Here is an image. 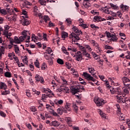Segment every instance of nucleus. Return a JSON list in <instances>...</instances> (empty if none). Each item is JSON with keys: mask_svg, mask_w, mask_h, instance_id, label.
<instances>
[{"mask_svg": "<svg viewBox=\"0 0 130 130\" xmlns=\"http://www.w3.org/2000/svg\"><path fill=\"white\" fill-rule=\"evenodd\" d=\"M74 32L76 34L72 32L70 35L69 38H70L71 39L73 38L72 41H73L74 42H77V41H78V40H80V38L79 37V36L80 35V34H82V32L77 28L76 30H74Z\"/></svg>", "mask_w": 130, "mask_h": 130, "instance_id": "1", "label": "nucleus"}, {"mask_svg": "<svg viewBox=\"0 0 130 130\" xmlns=\"http://www.w3.org/2000/svg\"><path fill=\"white\" fill-rule=\"evenodd\" d=\"M93 101L96 105V106H98L99 107L102 106V105H104V104H105V103H107L106 101L102 98L97 97L94 98Z\"/></svg>", "mask_w": 130, "mask_h": 130, "instance_id": "2", "label": "nucleus"}, {"mask_svg": "<svg viewBox=\"0 0 130 130\" xmlns=\"http://www.w3.org/2000/svg\"><path fill=\"white\" fill-rule=\"evenodd\" d=\"M79 49L81 53H82L83 55H85V56H86V57H88V58H90V54H89L87 52V50L86 49L85 46L84 47L83 46H80Z\"/></svg>", "mask_w": 130, "mask_h": 130, "instance_id": "3", "label": "nucleus"}, {"mask_svg": "<svg viewBox=\"0 0 130 130\" xmlns=\"http://www.w3.org/2000/svg\"><path fill=\"white\" fill-rule=\"evenodd\" d=\"M74 57H75L76 60L77 61H80L83 60V54L81 51H78L76 53H75V55H74Z\"/></svg>", "mask_w": 130, "mask_h": 130, "instance_id": "4", "label": "nucleus"}, {"mask_svg": "<svg viewBox=\"0 0 130 130\" xmlns=\"http://www.w3.org/2000/svg\"><path fill=\"white\" fill-rule=\"evenodd\" d=\"M83 76H84V78H85L86 80H88V81H92V82L96 81L95 79H94L93 77L91 76V75L87 72H83Z\"/></svg>", "mask_w": 130, "mask_h": 130, "instance_id": "5", "label": "nucleus"}, {"mask_svg": "<svg viewBox=\"0 0 130 130\" xmlns=\"http://www.w3.org/2000/svg\"><path fill=\"white\" fill-rule=\"evenodd\" d=\"M91 44H92L93 46H95L98 53H101V49H100V47L99 46V45L98 44V43H96L95 41L92 40L91 41Z\"/></svg>", "mask_w": 130, "mask_h": 130, "instance_id": "6", "label": "nucleus"}, {"mask_svg": "<svg viewBox=\"0 0 130 130\" xmlns=\"http://www.w3.org/2000/svg\"><path fill=\"white\" fill-rule=\"evenodd\" d=\"M26 19L27 18H23V19L21 20L20 23L23 26H28V25H29L30 23H31L30 21L27 20Z\"/></svg>", "mask_w": 130, "mask_h": 130, "instance_id": "7", "label": "nucleus"}, {"mask_svg": "<svg viewBox=\"0 0 130 130\" xmlns=\"http://www.w3.org/2000/svg\"><path fill=\"white\" fill-rule=\"evenodd\" d=\"M105 84H106L107 88H110V90L111 93H112V94H114V93H115V92L116 91H115V90H114V88H113L112 87L110 86V85H109V83H108V81L106 80Z\"/></svg>", "mask_w": 130, "mask_h": 130, "instance_id": "8", "label": "nucleus"}, {"mask_svg": "<svg viewBox=\"0 0 130 130\" xmlns=\"http://www.w3.org/2000/svg\"><path fill=\"white\" fill-rule=\"evenodd\" d=\"M63 112L67 113V110L63 107H60L57 109V113L60 115H61Z\"/></svg>", "mask_w": 130, "mask_h": 130, "instance_id": "9", "label": "nucleus"}, {"mask_svg": "<svg viewBox=\"0 0 130 130\" xmlns=\"http://www.w3.org/2000/svg\"><path fill=\"white\" fill-rule=\"evenodd\" d=\"M71 92L72 94H74V95H75V94H77L78 92H80L78 87V85H76L75 87H73L71 89Z\"/></svg>", "mask_w": 130, "mask_h": 130, "instance_id": "10", "label": "nucleus"}, {"mask_svg": "<svg viewBox=\"0 0 130 130\" xmlns=\"http://www.w3.org/2000/svg\"><path fill=\"white\" fill-rule=\"evenodd\" d=\"M66 120L69 125V126L70 127H72L73 126V125L72 124V122H73V120H72V118L70 117H67L66 118Z\"/></svg>", "mask_w": 130, "mask_h": 130, "instance_id": "11", "label": "nucleus"}, {"mask_svg": "<svg viewBox=\"0 0 130 130\" xmlns=\"http://www.w3.org/2000/svg\"><path fill=\"white\" fill-rule=\"evenodd\" d=\"M50 125H51L52 126L57 127L60 125V123L56 120L53 121L50 123Z\"/></svg>", "mask_w": 130, "mask_h": 130, "instance_id": "12", "label": "nucleus"}, {"mask_svg": "<svg viewBox=\"0 0 130 130\" xmlns=\"http://www.w3.org/2000/svg\"><path fill=\"white\" fill-rule=\"evenodd\" d=\"M62 91L65 92V93H69L70 88L68 87H66V85H61Z\"/></svg>", "mask_w": 130, "mask_h": 130, "instance_id": "13", "label": "nucleus"}, {"mask_svg": "<svg viewBox=\"0 0 130 130\" xmlns=\"http://www.w3.org/2000/svg\"><path fill=\"white\" fill-rule=\"evenodd\" d=\"M54 103L56 105H62V104H63V100H56L54 101Z\"/></svg>", "mask_w": 130, "mask_h": 130, "instance_id": "14", "label": "nucleus"}, {"mask_svg": "<svg viewBox=\"0 0 130 130\" xmlns=\"http://www.w3.org/2000/svg\"><path fill=\"white\" fill-rule=\"evenodd\" d=\"M61 80H62V84L61 86H67V85H68V81L64 79V77H61Z\"/></svg>", "mask_w": 130, "mask_h": 130, "instance_id": "15", "label": "nucleus"}, {"mask_svg": "<svg viewBox=\"0 0 130 130\" xmlns=\"http://www.w3.org/2000/svg\"><path fill=\"white\" fill-rule=\"evenodd\" d=\"M88 70L89 71V73H90V74H92V76L96 78V75L94 74V72H95V69H94V68H88Z\"/></svg>", "mask_w": 130, "mask_h": 130, "instance_id": "16", "label": "nucleus"}, {"mask_svg": "<svg viewBox=\"0 0 130 130\" xmlns=\"http://www.w3.org/2000/svg\"><path fill=\"white\" fill-rule=\"evenodd\" d=\"M120 8L122 11H128V7L123 4L120 6Z\"/></svg>", "mask_w": 130, "mask_h": 130, "instance_id": "17", "label": "nucleus"}, {"mask_svg": "<svg viewBox=\"0 0 130 130\" xmlns=\"http://www.w3.org/2000/svg\"><path fill=\"white\" fill-rule=\"evenodd\" d=\"M22 35L24 37H25V38H27V35H30V32L29 31H27L26 30H24L22 32Z\"/></svg>", "mask_w": 130, "mask_h": 130, "instance_id": "18", "label": "nucleus"}, {"mask_svg": "<svg viewBox=\"0 0 130 130\" xmlns=\"http://www.w3.org/2000/svg\"><path fill=\"white\" fill-rule=\"evenodd\" d=\"M48 97L49 98H50V97H51V96L50 95V94H42V100H43V101H44V102H45V100H46V98H48Z\"/></svg>", "mask_w": 130, "mask_h": 130, "instance_id": "19", "label": "nucleus"}, {"mask_svg": "<svg viewBox=\"0 0 130 130\" xmlns=\"http://www.w3.org/2000/svg\"><path fill=\"white\" fill-rule=\"evenodd\" d=\"M110 11H111L109 10V9L107 8V7L103 8V12H104V13H105L106 14H108V15H109V14L110 13Z\"/></svg>", "mask_w": 130, "mask_h": 130, "instance_id": "20", "label": "nucleus"}, {"mask_svg": "<svg viewBox=\"0 0 130 130\" xmlns=\"http://www.w3.org/2000/svg\"><path fill=\"white\" fill-rule=\"evenodd\" d=\"M117 37H116V36H115V34H114V35H112V37H111V41H114L116 42L117 41Z\"/></svg>", "mask_w": 130, "mask_h": 130, "instance_id": "21", "label": "nucleus"}, {"mask_svg": "<svg viewBox=\"0 0 130 130\" xmlns=\"http://www.w3.org/2000/svg\"><path fill=\"white\" fill-rule=\"evenodd\" d=\"M14 45V48H15V52L16 54H19L20 53V49L19 48V47L17 46V45Z\"/></svg>", "mask_w": 130, "mask_h": 130, "instance_id": "22", "label": "nucleus"}, {"mask_svg": "<svg viewBox=\"0 0 130 130\" xmlns=\"http://www.w3.org/2000/svg\"><path fill=\"white\" fill-rule=\"evenodd\" d=\"M124 76H128V78H130V69H126V71H124Z\"/></svg>", "mask_w": 130, "mask_h": 130, "instance_id": "23", "label": "nucleus"}, {"mask_svg": "<svg viewBox=\"0 0 130 130\" xmlns=\"http://www.w3.org/2000/svg\"><path fill=\"white\" fill-rule=\"evenodd\" d=\"M71 72H72L73 75L76 76V77H79V73H78V71H75L74 69H71Z\"/></svg>", "mask_w": 130, "mask_h": 130, "instance_id": "24", "label": "nucleus"}, {"mask_svg": "<svg viewBox=\"0 0 130 130\" xmlns=\"http://www.w3.org/2000/svg\"><path fill=\"white\" fill-rule=\"evenodd\" d=\"M93 19L95 21H97V22H101V20H102V17H101V16H96L93 17Z\"/></svg>", "mask_w": 130, "mask_h": 130, "instance_id": "25", "label": "nucleus"}, {"mask_svg": "<svg viewBox=\"0 0 130 130\" xmlns=\"http://www.w3.org/2000/svg\"><path fill=\"white\" fill-rule=\"evenodd\" d=\"M7 85H6V83L4 82H2L1 86H0V89H4L5 90H7Z\"/></svg>", "mask_w": 130, "mask_h": 130, "instance_id": "26", "label": "nucleus"}, {"mask_svg": "<svg viewBox=\"0 0 130 130\" xmlns=\"http://www.w3.org/2000/svg\"><path fill=\"white\" fill-rule=\"evenodd\" d=\"M14 43L16 44H20V39L16 36L14 37Z\"/></svg>", "mask_w": 130, "mask_h": 130, "instance_id": "27", "label": "nucleus"}, {"mask_svg": "<svg viewBox=\"0 0 130 130\" xmlns=\"http://www.w3.org/2000/svg\"><path fill=\"white\" fill-rule=\"evenodd\" d=\"M110 7L113 9V10H118V6L117 5H115L114 4L112 3L110 4Z\"/></svg>", "mask_w": 130, "mask_h": 130, "instance_id": "28", "label": "nucleus"}, {"mask_svg": "<svg viewBox=\"0 0 130 130\" xmlns=\"http://www.w3.org/2000/svg\"><path fill=\"white\" fill-rule=\"evenodd\" d=\"M83 4L85 8H86V9H88V8L90 7V3L89 2H83Z\"/></svg>", "mask_w": 130, "mask_h": 130, "instance_id": "29", "label": "nucleus"}, {"mask_svg": "<svg viewBox=\"0 0 130 130\" xmlns=\"http://www.w3.org/2000/svg\"><path fill=\"white\" fill-rule=\"evenodd\" d=\"M22 15H24V16H22L23 18H28V15H27V12L24 9L22 10Z\"/></svg>", "mask_w": 130, "mask_h": 130, "instance_id": "30", "label": "nucleus"}, {"mask_svg": "<svg viewBox=\"0 0 130 130\" xmlns=\"http://www.w3.org/2000/svg\"><path fill=\"white\" fill-rule=\"evenodd\" d=\"M39 3L41 6H46V1L44 0H39Z\"/></svg>", "mask_w": 130, "mask_h": 130, "instance_id": "31", "label": "nucleus"}, {"mask_svg": "<svg viewBox=\"0 0 130 130\" xmlns=\"http://www.w3.org/2000/svg\"><path fill=\"white\" fill-rule=\"evenodd\" d=\"M84 47L85 49H87L88 51H92V48L89 45H84Z\"/></svg>", "mask_w": 130, "mask_h": 130, "instance_id": "32", "label": "nucleus"}, {"mask_svg": "<svg viewBox=\"0 0 130 130\" xmlns=\"http://www.w3.org/2000/svg\"><path fill=\"white\" fill-rule=\"evenodd\" d=\"M116 93L118 95H121L122 94V92L121 91V89L120 88L118 87L117 88V90H116Z\"/></svg>", "mask_w": 130, "mask_h": 130, "instance_id": "33", "label": "nucleus"}, {"mask_svg": "<svg viewBox=\"0 0 130 130\" xmlns=\"http://www.w3.org/2000/svg\"><path fill=\"white\" fill-rule=\"evenodd\" d=\"M68 32L63 31L61 34V37L64 39L66 37H68Z\"/></svg>", "mask_w": 130, "mask_h": 130, "instance_id": "34", "label": "nucleus"}, {"mask_svg": "<svg viewBox=\"0 0 130 130\" xmlns=\"http://www.w3.org/2000/svg\"><path fill=\"white\" fill-rule=\"evenodd\" d=\"M119 119L120 120H124V115L122 113L119 114Z\"/></svg>", "mask_w": 130, "mask_h": 130, "instance_id": "35", "label": "nucleus"}, {"mask_svg": "<svg viewBox=\"0 0 130 130\" xmlns=\"http://www.w3.org/2000/svg\"><path fill=\"white\" fill-rule=\"evenodd\" d=\"M66 21L68 24L69 26H70V25L72 24V20L71 19V18H68L66 19Z\"/></svg>", "mask_w": 130, "mask_h": 130, "instance_id": "36", "label": "nucleus"}, {"mask_svg": "<svg viewBox=\"0 0 130 130\" xmlns=\"http://www.w3.org/2000/svg\"><path fill=\"white\" fill-rule=\"evenodd\" d=\"M42 77L40 76V75L37 74L36 75L35 78L37 82H40V79H41Z\"/></svg>", "mask_w": 130, "mask_h": 130, "instance_id": "37", "label": "nucleus"}, {"mask_svg": "<svg viewBox=\"0 0 130 130\" xmlns=\"http://www.w3.org/2000/svg\"><path fill=\"white\" fill-rule=\"evenodd\" d=\"M68 50H71V51H73V52H77V49L74 47H70L68 48Z\"/></svg>", "mask_w": 130, "mask_h": 130, "instance_id": "38", "label": "nucleus"}, {"mask_svg": "<svg viewBox=\"0 0 130 130\" xmlns=\"http://www.w3.org/2000/svg\"><path fill=\"white\" fill-rule=\"evenodd\" d=\"M72 105H73V107L74 109V110L75 111H78V108L77 106V104H76V103H73Z\"/></svg>", "mask_w": 130, "mask_h": 130, "instance_id": "39", "label": "nucleus"}, {"mask_svg": "<svg viewBox=\"0 0 130 130\" xmlns=\"http://www.w3.org/2000/svg\"><path fill=\"white\" fill-rule=\"evenodd\" d=\"M43 20L45 23H47V21H49V17L47 15H45L44 16Z\"/></svg>", "mask_w": 130, "mask_h": 130, "instance_id": "40", "label": "nucleus"}, {"mask_svg": "<svg viewBox=\"0 0 130 130\" xmlns=\"http://www.w3.org/2000/svg\"><path fill=\"white\" fill-rule=\"evenodd\" d=\"M5 77H6L7 78H11L12 75L11 74V73L9 72H6L5 73Z\"/></svg>", "mask_w": 130, "mask_h": 130, "instance_id": "41", "label": "nucleus"}, {"mask_svg": "<svg viewBox=\"0 0 130 130\" xmlns=\"http://www.w3.org/2000/svg\"><path fill=\"white\" fill-rule=\"evenodd\" d=\"M62 50L63 53H65V54H66L67 55H69V52H68L67 49H66V48L64 47H62Z\"/></svg>", "mask_w": 130, "mask_h": 130, "instance_id": "42", "label": "nucleus"}, {"mask_svg": "<svg viewBox=\"0 0 130 130\" xmlns=\"http://www.w3.org/2000/svg\"><path fill=\"white\" fill-rule=\"evenodd\" d=\"M119 35H120V37H121V39H123V40H124L125 39V38H126L125 37V35L124 34H123V33L120 32V33L119 34Z\"/></svg>", "mask_w": 130, "mask_h": 130, "instance_id": "43", "label": "nucleus"}, {"mask_svg": "<svg viewBox=\"0 0 130 130\" xmlns=\"http://www.w3.org/2000/svg\"><path fill=\"white\" fill-rule=\"evenodd\" d=\"M57 62L59 63V64H63V60L60 58L57 59Z\"/></svg>", "mask_w": 130, "mask_h": 130, "instance_id": "44", "label": "nucleus"}, {"mask_svg": "<svg viewBox=\"0 0 130 130\" xmlns=\"http://www.w3.org/2000/svg\"><path fill=\"white\" fill-rule=\"evenodd\" d=\"M31 39L33 41H34V42H35V40H38V37L36 36L35 35H32V36L31 37Z\"/></svg>", "mask_w": 130, "mask_h": 130, "instance_id": "45", "label": "nucleus"}, {"mask_svg": "<svg viewBox=\"0 0 130 130\" xmlns=\"http://www.w3.org/2000/svg\"><path fill=\"white\" fill-rule=\"evenodd\" d=\"M34 63L36 68H38V69L40 68V67H39V61H38V60H36Z\"/></svg>", "mask_w": 130, "mask_h": 130, "instance_id": "46", "label": "nucleus"}, {"mask_svg": "<svg viewBox=\"0 0 130 130\" xmlns=\"http://www.w3.org/2000/svg\"><path fill=\"white\" fill-rule=\"evenodd\" d=\"M99 113L102 117H103L104 118H105V117H106L105 114H104L103 112H102L101 110H100Z\"/></svg>", "mask_w": 130, "mask_h": 130, "instance_id": "47", "label": "nucleus"}, {"mask_svg": "<svg viewBox=\"0 0 130 130\" xmlns=\"http://www.w3.org/2000/svg\"><path fill=\"white\" fill-rule=\"evenodd\" d=\"M23 62H24V63H26V64H28V58L26 56H24V59H23Z\"/></svg>", "mask_w": 130, "mask_h": 130, "instance_id": "48", "label": "nucleus"}, {"mask_svg": "<svg viewBox=\"0 0 130 130\" xmlns=\"http://www.w3.org/2000/svg\"><path fill=\"white\" fill-rule=\"evenodd\" d=\"M121 48H123V50H124V51H125V50H126L127 49V48L126 47L125 44H122L121 45Z\"/></svg>", "mask_w": 130, "mask_h": 130, "instance_id": "49", "label": "nucleus"}, {"mask_svg": "<svg viewBox=\"0 0 130 130\" xmlns=\"http://www.w3.org/2000/svg\"><path fill=\"white\" fill-rule=\"evenodd\" d=\"M30 111H32V112H36V111H37V110L35 106H32L30 107Z\"/></svg>", "mask_w": 130, "mask_h": 130, "instance_id": "50", "label": "nucleus"}, {"mask_svg": "<svg viewBox=\"0 0 130 130\" xmlns=\"http://www.w3.org/2000/svg\"><path fill=\"white\" fill-rule=\"evenodd\" d=\"M8 94H10L9 90H5L2 93V95H8Z\"/></svg>", "mask_w": 130, "mask_h": 130, "instance_id": "51", "label": "nucleus"}, {"mask_svg": "<svg viewBox=\"0 0 130 130\" xmlns=\"http://www.w3.org/2000/svg\"><path fill=\"white\" fill-rule=\"evenodd\" d=\"M70 107H71V106L69 105V104H67V105L65 106L66 109L69 111L71 110V108Z\"/></svg>", "mask_w": 130, "mask_h": 130, "instance_id": "52", "label": "nucleus"}, {"mask_svg": "<svg viewBox=\"0 0 130 130\" xmlns=\"http://www.w3.org/2000/svg\"><path fill=\"white\" fill-rule=\"evenodd\" d=\"M26 39V38L24 36H21L19 37V41L21 43V42L24 41Z\"/></svg>", "mask_w": 130, "mask_h": 130, "instance_id": "53", "label": "nucleus"}, {"mask_svg": "<svg viewBox=\"0 0 130 130\" xmlns=\"http://www.w3.org/2000/svg\"><path fill=\"white\" fill-rule=\"evenodd\" d=\"M127 87L126 88H123V91L125 94H129V91H128V89H127Z\"/></svg>", "mask_w": 130, "mask_h": 130, "instance_id": "54", "label": "nucleus"}, {"mask_svg": "<svg viewBox=\"0 0 130 130\" xmlns=\"http://www.w3.org/2000/svg\"><path fill=\"white\" fill-rule=\"evenodd\" d=\"M77 87L78 88V90L80 92V89L81 90H85V88H84V86H82V85H78Z\"/></svg>", "mask_w": 130, "mask_h": 130, "instance_id": "55", "label": "nucleus"}, {"mask_svg": "<svg viewBox=\"0 0 130 130\" xmlns=\"http://www.w3.org/2000/svg\"><path fill=\"white\" fill-rule=\"evenodd\" d=\"M117 15L120 18V19H122V14H121V13L120 11H117Z\"/></svg>", "mask_w": 130, "mask_h": 130, "instance_id": "56", "label": "nucleus"}, {"mask_svg": "<svg viewBox=\"0 0 130 130\" xmlns=\"http://www.w3.org/2000/svg\"><path fill=\"white\" fill-rule=\"evenodd\" d=\"M0 13L3 14V15H7V11L4 9H1V10H0Z\"/></svg>", "mask_w": 130, "mask_h": 130, "instance_id": "57", "label": "nucleus"}, {"mask_svg": "<svg viewBox=\"0 0 130 130\" xmlns=\"http://www.w3.org/2000/svg\"><path fill=\"white\" fill-rule=\"evenodd\" d=\"M66 68H67V69H68L69 70H70V69L72 68V66H71V64H70V63H69V62H66Z\"/></svg>", "mask_w": 130, "mask_h": 130, "instance_id": "58", "label": "nucleus"}, {"mask_svg": "<svg viewBox=\"0 0 130 130\" xmlns=\"http://www.w3.org/2000/svg\"><path fill=\"white\" fill-rule=\"evenodd\" d=\"M48 62L49 66L52 65V64L53 63V62L52 61V59L50 58V59H48Z\"/></svg>", "mask_w": 130, "mask_h": 130, "instance_id": "59", "label": "nucleus"}, {"mask_svg": "<svg viewBox=\"0 0 130 130\" xmlns=\"http://www.w3.org/2000/svg\"><path fill=\"white\" fill-rule=\"evenodd\" d=\"M46 66V63L45 62L43 63V64L41 66V69L42 70H45Z\"/></svg>", "mask_w": 130, "mask_h": 130, "instance_id": "60", "label": "nucleus"}, {"mask_svg": "<svg viewBox=\"0 0 130 130\" xmlns=\"http://www.w3.org/2000/svg\"><path fill=\"white\" fill-rule=\"evenodd\" d=\"M0 115L2 116V117H6V113L3 111H0Z\"/></svg>", "mask_w": 130, "mask_h": 130, "instance_id": "61", "label": "nucleus"}, {"mask_svg": "<svg viewBox=\"0 0 130 130\" xmlns=\"http://www.w3.org/2000/svg\"><path fill=\"white\" fill-rule=\"evenodd\" d=\"M44 56L46 58V59H49V56H48V55H47V53L45 52V53H44Z\"/></svg>", "mask_w": 130, "mask_h": 130, "instance_id": "62", "label": "nucleus"}, {"mask_svg": "<svg viewBox=\"0 0 130 130\" xmlns=\"http://www.w3.org/2000/svg\"><path fill=\"white\" fill-rule=\"evenodd\" d=\"M126 123L127 124L128 126L130 128V119H127L126 120Z\"/></svg>", "mask_w": 130, "mask_h": 130, "instance_id": "63", "label": "nucleus"}, {"mask_svg": "<svg viewBox=\"0 0 130 130\" xmlns=\"http://www.w3.org/2000/svg\"><path fill=\"white\" fill-rule=\"evenodd\" d=\"M105 48H106V49H111V50L113 49V48L112 47H111L110 46H108V45H106Z\"/></svg>", "mask_w": 130, "mask_h": 130, "instance_id": "64", "label": "nucleus"}]
</instances>
